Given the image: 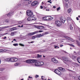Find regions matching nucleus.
Here are the masks:
<instances>
[{"label":"nucleus","mask_w":80,"mask_h":80,"mask_svg":"<svg viewBox=\"0 0 80 80\" xmlns=\"http://www.w3.org/2000/svg\"><path fill=\"white\" fill-rule=\"evenodd\" d=\"M44 64L43 62H39V66H42Z\"/></svg>","instance_id":"nucleus-16"},{"label":"nucleus","mask_w":80,"mask_h":80,"mask_svg":"<svg viewBox=\"0 0 80 80\" xmlns=\"http://www.w3.org/2000/svg\"><path fill=\"white\" fill-rule=\"evenodd\" d=\"M51 0H48V2L49 3H52V2H51Z\"/></svg>","instance_id":"nucleus-46"},{"label":"nucleus","mask_w":80,"mask_h":80,"mask_svg":"<svg viewBox=\"0 0 80 80\" xmlns=\"http://www.w3.org/2000/svg\"><path fill=\"white\" fill-rule=\"evenodd\" d=\"M79 39L80 40V36H79Z\"/></svg>","instance_id":"nucleus-64"},{"label":"nucleus","mask_w":80,"mask_h":80,"mask_svg":"<svg viewBox=\"0 0 80 80\" xmlns=\"http://www.w3.org/2000/svg\"><path fill=\"white\" fill-rule=\"evenodd\" d=\"M3 34H0V36H3Z\"/></svg>","instance_id":"nucleus-53"},{"label":"nucleus","mask_w":80,"mask_h":80,"mask_svg":"<svg viewBox=\"0 0 80 80\" xmlns=\"http://www.w3.org/2000/svg\"><path fill=\"white\" fill-rule=\"evenodd\" d=\"M64 53H66V54H67V53H68V52H66V51H64Z\"/></svg>","instance_id":"nucleus-54"},{"label":"nucleus","mask_w":80,"mask_h":80,"mask_svg":"<svg viewBox=\"0 0 80 80\" xmlns=\"http://www.w3.org/2000/svg\"><path fill=\"white\" fill-rule=\"evenodd\" d=\"M78 62L80 64V58H78L77 59Z\"/></svg>","instance_id":"nucleus-26"},{"label":"nucleus","mask_w":80,"mask_h":80,"mask_svg":"<svg viewBox=\"0 0 80 80\" xmlns=\"http://www.w3.org/2000/svg\"><path fill=\"white\" fill-rule=\"evenodd\" d=\"M37 55H38V57L40 58V57H42V55H39V54H38Z\"/></svg>","instance_id":"nucleus-45"},{"label":"nucleus","mask_w":80,"mask_h":80,"mask_svg":"<svg viewBox=\"0 0 80 80\" xmlns=\"http://www.w3.org/2000/svg\"><path fill=\"white\" fill-rule=\"evenodd\" d=\"M15 65L16 66H18L19 65V63H16L15 64Z\"/></svg>","instance_id":"nucleus-43"},{"label":"nucleus","mask_w":80,"mask_h":80,"mask_svg":"<svg viewBox=\"0 0 80 80\" xmlns=\"http://www.w3.org/2000/svg\"><path fill=\"white\" fill-rule=\"evenodd\" d=\"M7 38V37L6 36L4 37V38H3V39H5Z\"/></svg>","instance_id":"nucleus-59"},{"label":"nucleus","mask_w":80,"mask_h":80,"mask_svg":"<svg viewBox=\"0 0 80 80\" xmlns=\"http://www.w3.org/2000/svg\"><path fill=\"white\" fill-rule=\"evenodd\" d=\"M62 59L63 60H64L65 61H69L68 60V58L66 57H63L62 58Z\"/></svg>","instance_id":"nucleus-15"},{"label":"nucleus","mask_w":80,"mask_h":80,"mask_svg":"<svg viewBox=\"0 0 80 80\" xmlns=\"http://www.w3.org/2000/svg\"><path fill=\"white\" fill-rule=\"evenodd\" d=\"M5 70V69L4 68H0V71H3V70Z\"/></svg>","instance_id":"nucleus-37"},{"label":"nucleus","mask_w":80,"mask_h":80,"mask_svg":"<svg viewBox=\"0 0 80 80\" xmlns=\"http://www.w3.org/2000/svg\"><path fill=\"white\" fill-rule=\"evenodd\" d=\"M60 20L62 23H64L66 20V19L65 18H60Z\"/></svg>","instance_id":"nucleus-11"},{"label":"nucleus","mask_w":80,"mask_h":80,"mask_svg":"<svg viewBox=\"0 0 80 80\" xmlns=\"http://www.w3.org/2000/svg\"><path fill=\"white\" fill-rule=\"evenodd\" d=\"M63 45H61L60 46V47H63Z\"/></svg>","instance_id":"nucleus-60"},{"label":"nucleus","mask_w":80,"mask_h":80,"mask_svg":"<svg viewBox=\"0 0 80 80\" xmlns=\"http://www.w3.org/2000/svg\"><path fill=\"white\" fill-rule=\"evenodd\" d=\"M13 28V30H15L17 29V28H16V27L13 28Z\"/></svg>","instance_id":"nucleus-49"},{"label":"nucleus","mask_w":80,"mask_h":80,"mask_svg":"<svg viewBox=\"0 0 80 80\" xmlns=\"http://www.w3.org/2000/svg\"><path fill=\"white\" fill-rule=\"evenodd\" d=\"M28 78H32V77H30V76H29Z\"/></svg>","instance_id":"nucleus-61"},{"label":"nucleus","mask_w":80,"mask_h":80,"mask_svg":"<svg viewBox=\"0 0 80 80\" xmlns=\"http://www.w3.org/2000/svg\"><path fill=\"white\" fill-rule=\"evenodd\" d=\"M27 14L29 17L32 16L33 15V12H32L31 10H28L27 11Z\"/></svg>","instance_id":"nucleus-4"},{"label":"nucleus","mask_w":80,"mask_h":80,"mask_svg":"<svg viewBox=\"0 0 80 80\" xmlns=\"http://www.w3.org/2000/svg\"><path fill=\"white\" fill-rule=\"evenodd\" d=\"M36 32H37V33H40L41 32H43V31H41V30H39V31H36Z\"/></svg>","instance_id":"nucleus-32"},{"label":"nucleus","mask_w":80,"mask_h":80,"mask_svg":"<svg viewBox=\"0 0 80 80\" xmlns=\"http://www.w3.org/2000/svg\"><path fill=\"white\" fill-rule=\"evenodd\" d=\"M78 78V79L80 80V76H79Z\"/></svg>","instance_id":"nucleus-58"},{"label":"nucleus","mask_w":80,"mask_h":80,"mask_svg":"<svg viewBox=\"0 0 80 80\" xmlns=\"http://www.w3.org/2000/svg\"><path fill=\"white\" fill-rule=\"evenodd\" d=\"M5 60L6 62H10V58L5 59Z\"/></svg>","instance_id":"nucleus-23"},{"label":"nucleus","mask_w":80,"mask_h":80,"mask_svg":"<svg viewBox=\"0 0 80 80\" xmlns=\"http://www.w3.org/2000/svg\"><path fill=\"white\" fill-rule=\"evenodd\" d=\"M38 4H39V2L35 1L32 2V6H35L36 5H38Z\"/></svg>","instance_id":"nucleus-6"},{"label":"nucleus","mask_w":80,"mask_h":80,"mask_svg":"<svg viewBox=\"0 0 80 80\" xmlns=\"http://www.w3.org/2000/svg\"><path fill=\"white\" fill-rule=\"evenodd\" d=\"M39 77V76H38V75H36L35 77L36 78H38V77Z\"/></svg>","instance_id":"nucleus-48"},{"label":"nucleus","mask_w":80,"mask_h":80,"mask_svg":"<svg viewBox=\"0 0 80 80\" xmlns=\"http://www.w3.org/2000/svg\"><path fill=\"white\" fill-rule=\"evenodd\" d=\"M42 18L43 21H45V20H52L53 19V18L51 16L50 18L47 17V16H44Z\"/></svg>","instance_id":"nucleus-3"},{"label":"nucleus","mask_w":80,"mask_h":80,"mask_svg":"<svg viewBox=\"0 0 80 80\" xmlns=\"http://www.w3.org/2000/svg\"><path fill=\"white\" fill-rule=\"evenodd\" d=\"M34 18H35L34 17H30L27 18V21H32V20H35Z\"/></svg>","instance_id":"nucleus-9"},{"label":"nucleus","mask_w":80,"mask_h":80,"mask_svg":"<svg viewBox=\"0 0 80 80\" xmlns=\"http://www.w3.org/2000/svg\"><path fill=\"white\" fill-rule=\"evenodd\" d=\"M77 31H78V30H77L76 29H75V31L77 32Z\"/></svg>","instance_id":"nucleus-63"},{"label":"nucleus","mask_w":80,"mask_h":80,"mask_svg":"<svg viewBox=\"0 0 80 80\" xmlns=\"http://www.w3.org/2000/svg\"><path fill=\"white\" fill-rule=\"evenodd\" d=\"M35 66H37V67L39 66V62H36L35 63Z\"/></svg>","instance_id":"nucleus-20"},{"label":"nucleus","mask_w":80,"mask_h":80,"mask_svg":"<svg viewBox=\"0 0 80 80\" xmlns=\"http://www.w3.org/2000/svg\"><path fill=\"white\" fill-rule=\"evenodd\" d=\"M71 58H72V59H75V58H76L77 57L75 56H74L73 55H72V56L70 57Z\"/></svg>","instance_id":"nucleus-21"},{"label":"nucleus","mask_w":80,"mask_h":80,"mask_svg":"<svg viewBox=\"0 0 80 80\" xmlns=\"http://www.w3.org/2000/svg\"><path fill=\"white\" fill-rule=\"evenodd\" d=\"M75 65L76 67H78L79 66V64L77 63H75Z\"/></svg>","instance_id":"nucleus-33"},{"label":"nucleus","mask_w":80,"mask_h":80,"mask_svg":"<svg viewBox=\"0 0 80 80\" xmlns=\"http://www.w3.org/2000/svg\"><path fill=\"white\" fill-rule=\"evenodd\" d=\"M58 69L60 71H61V72H64L65 70V69L63 68L62 67H59L58 68Z\"/></svg>","instance_id":"nucleus-14"},{"label":"nucleus","mask_w":80,"mask_h":80,"mask_svg":"<svg viewBox=\"0 0 80 80\" xmlns=\"http://www.w3.org/2000/svg\"><path fill=\"white\" fill-rule=\"evenodd\" d=\"M76 20H79V19H78V18L77 17L76 18Z\"/></svg>","instance_id":"nucleus-55"},{"label":"nucleus","mask_w":80,"mask_h":80,"mask_svg":"<svg viewBox=\"0 0 80 80\" xmlns=\"http://www.w3.org/2000/svg\"><path fill=\"white\" fill-rule=\"evenodd\" d=\"M34 36L32 37V39H35V38H36V36Z\"/></svg>","instance_id":"nucleus-30"},{"label":"nucleus","mask_w":80,"mask_h":80,"mask_svg":"<svg viewBox=\"0 0 80 80\" xmlns=\"http://www.w3.org/2000/svg\"><path fill=\"white\" fill-rule=\"evenodd\" d=\"M18 25H20V24H22L23 22H22V21H20L18 22Z\"/></svg>","instance_id":"nucleus-29"},{"label":"nucleus","mask_w":80,"mask_h":80,"mask_svg":"<svg viewBox=\"0 0 80 80\" xmlns=\"http://www.w3.org/2000/svg\"><path fill=\"white\" fill-rule=\"evenodd\" d=\"M52 61L53 62L55 63H58V61L55 58H52L51 59Z\"/></svg>","instance_id":"nucleus-12"},{"label":"nucleus","mask_w":80,"mask_h":80,"mask_svg":"<svg viewBox=\"0 0 80 80\" xmlns=\"http://www.w3.org/2000/svg\"><path fill=\"white\" fill-rule=\"evenodd\" d=\"M10 62H14L13 58H9Z\"/></svg>","instance_id":"nucleus-18"},{"label":"nucleus","mask_w":80,"mask_h":80,"mask_svg":"<svg viewBox=\"0 0 80 80\" xmlns=\"http://www.w3.org/2000/svg\"><path fill=\"white\" fill-rule=\"evenodd\" d=\"M65 38H66V39H67V40H70V41H71V42H74L75 43H76V44L78 45H79V46L80 45V42L78 41L74 40L73 39H72L71 38H69L67 36H66L65 37Z\"/></svg>","instance_id":"nucleus-1"},{"label":"nucleus","mask_w":80,"mask_h":80,"mask_svg":"<svg viewBox=\"0 0 80 80\" xmlns=\"http://www.w3.org/2000/svg\"><path fill=\"white\" fill-rule=\"evenodd\" d=\"M71 19H70V18L69 17H68L67 18V21H68L69 20H71Z\"/></svg>","instance_id":"nucleus-39"},{"label":"nucleus","mask_w":80,"mask_h":80,"mask_svg":"<svg viewBox=\"0 0 80 80\" xmlns=\"http://www.w3.org/2000/svg\"><path fill=\"white\" fill-rule=\"evenodd\" d=\"M54 72L56 74H58V75H61V72L60 71L56 69L54 70Z\"/></svg>","instance_id":"nucleus-8"},{"label":"nucleus","mask_w":80,"mask_h":80,"mask_svg":"<svg viewBox=\"0 0 80 80\" xmlns=\"http://www.w3.org/2000/svg\"><path fill=\"white\" fill-rule=\"evenodd\" d=\"M25 62L28 63H33L36 62L37 60L36 59H28Z\"/></svg>","instance_id":"nucleus-2"},{"label":"nucleus","mask_w":80,"mask_h":80,"mask_svg":"<svg viewBox=\"0 0 80 80\" xmlns=\"http://www.w3.org/2000/svg\"><path fill=\"white\" fill-rule=\"evenodd\" d=\"M19 45L20 46H22V47H24V45L23 44H22L19 43Z\"/></svg>","instance_id":"nucleus-41"},{"label":"nucleus","mask_w":80,"mask_h":80,"mask_svg":"<svg viewBox=\"0 0 80 80\" xmlns=\"http://www.w3.org/2000/svg\"><path fill=\"white\" fill-rule=\"evenodd\" d=\"M18 27H21V28H22V27H23V25H21V26L20 25H18Z\"/></svg>","instance_id":"nucleus-42"},{"label":"nucleus","mask_w":80,"mask_h":80,"mask_svg":"<svg viewBox=\"0 0 80 80\" xmlns=\"http://www.w3.org/2000/svg\"><path fill=\"white\" fill-rule=\"evenodd\" d=\"M3 50H4L3 52H7V50L6 49H4Z\"/></svg>","instance_id":"nucleus-57"},{"label":"nucleus","mask_w":80,"mask_h":80,"mask_svg":"<svg viewBox=\"0 0 80 80\" xmlns=\"http://www.w3.org/2000/svg\"><path fill=\"white\" fill-rule=\"evenodd\" d=\"M74 54L75 55H77V52H76L75 51H74Z\"/></svg>","instance_id":"nucleus-52"},{"label":"nucleus","mask_w":80,"mask_h":80,"mask_svg":"<svg viewBox=\"0 0 80 80\" xmlns=\"http://www.w3.org/2000/svg\"><path fill=\"white\" fill-rule=\"evenodd\" d=\"M67 45H70V47H75V45H74L72 44H67Z\"/></svg>","instance_id":"nucleus-19"},{"label":"nucleus","mask_w":80,"mask_h":80,"mask_svg":"<svg viewBox=\"0 0 80 80\" xmlns=\"http://www.w3.org/2000/svg\"><path fill=\"white\" fill-rule=\"evenodd\" d=\"M4 51V50L3 49H0V53L1 52H3Z\"/></svg>","instance_id":"nucleus-44"},{"label":"nucleus","mask_w":80,"mask_h":80,"mask_svg":"<svg viewBox=\"0 0 80 80\" xmlns=\"http://www.w3.org/2000/svg\"><path fill=\"white\" fill-rule=\"evenodd\" d=\"M72 11V9H69L68 11V13H70V12Z\"/></svg>","instance_id":"nucleus-34"},{"label":"nucleus","mask_w":80,"mask_h":80,"mask_svg":"<svg viewBox=\"0 0 80 80\" xmlns=\"http://www.w3.org/2000/svg\"><path fill=\"white\" fill-rule=\"evenodd\" d=\"M64 6H65V7H68V4L67 3H64L63 4Z\"/></svg>","instance_id":"nucleus-27"},{"label":"nucleus","mask_w":80,"mask_h":80,"mask_svg":"<svg viewBox=\"0 0 80 80\" xmlns=\"http://www.w3.org/2000/svg\"><path fill=\"white\" fill-rule=\"evenodd\" d=\"M69 28L71 30H72V29H73V27H72V25H70L69 26Z\"/></svg>","instance_id":"nucleus-28"},{"label":"nucleus","mask_w":80,"mask_h":80,"mask_svg":"<svg viewBox=\"0 0 80 80\" xmlns=\"http://www.w3.org/2000/svg\"><path fill=\"white\" fill-rule=\"evenodd\" d=\"M13 28L10 29V31H13Z\"/></svg>","instance_id":"nucleus-47"},{"label":"nucleus","mask_w":80,"mask_h":80,"mask_svg":"<svg viewBox=\"0 0 80 80\" xmlns=\"http://www.w3.org/2000/svg\"><path fill=\"white\" fill-rule=\"evenodd\" d=\"M5 22H6L7 23H8V22H9V20L8 19H6L5 20Z\"/></svg>","instance_id":"nucleus-38"},{"label":"nucleus","mask_w":80,"mask_h":80,"mask_svg":"<svg viewBox=\"0 0 80 80\" xmlns=\"http://www.w3.org/2000/svg\"><path fill=\"white\" fill-rule=\"evenodd\" d=\"M12 15H13V11H10V12L8 14L4 15V17H5L6 16H8V17H10V16Z\"/></svg>","instance_id":"nucleus-7"},{"label":"nucleus","mask_w":80,"mask_h":80,"mask_svg":"<svg viewBox=\"0 0 80 80\" xmlns=\"http://www.w3.org/2000/svg\"><path fill=\"white\" fill-rule=\"evenodd\" d=\"M17 33V32H12L11 33L10 35L11 36H13L14 35V34H15V33Z\"/></svg>","instance_id":"nucleus-17"},{"label":"nucleus","mask_w":80,"mask_h":80,"mask_svg":"<svg viewBox=\"0 0 80 80\" xmlns=\"http://www.w3.org/2000/svg\"><path fill=\"white\" fill-rule=\"evenodd\" d=\"M36 28H37L39 29H43L45 28V27L40 26H36Z\"/></svg>","instance_id":"nucleus-10"},{"label":"nucleus","mask_w":80,"mask_h":80,"mask_svg":"<svg viewBox=\"0 0 80 80\" xmlns=\"http://www.w3.org/2000/svg\"><path fill=\"white\" fill-rule=\"evenodd\" d=\"M40 8H41V9H42L43 8V6H40Z\"/></svg>","instance_id":"nucleus-51"},{"label":"nucleus","mask_w":80,"mask_h":80,"mask_svg":"<svg viewBox=\"0 0 80 80\" xmlns=\"http://www.w3.org/2000/svg\"><path fill=\"white\" fill-rule=\"evenodd\" d=\"M54 47L55 48H59V47H58V46L54 45Z\"/></svg>","instance_id":"nucleus-36"},{"label":"nucleus","mask_w":80,"mask_h":80,"mask_svg":"<svg viewBox=\"0 0 80 80\" xmlns=\"http://www.w3.org/2000/svg\"><path fill=\"white\" fill-rule=\"evenodd\" d=\"M47 34H48V33L46 32V33H43L42 34H41V36L42 37V36H44V35H47Z\"/></svg>","instance_id":"nucleus-24"},{"label":"nucleus","mask_w":80,"mask_h":80,"mask_svg":"<svg viewBox=\"0 0 80 80\" xmlns=\"http://www.w3.org/2000/svg\"><path fill=\"white\" fill-rule=\"evenodd\" d=\"M55 23L56 26L58 27H60V26L62 25V22L59 21H56Z\"/></svg>","instance_id":"nucleus-5"},{"label":"nucleus","mask_w":80,"mask_h":80,"mask_svg":"<svg viewBox=\"0 0 80 80\" xmlns=\"http://www.w3.org/2000/svg\"><path fill=\"white\" fill-rule=\"evenodd\" d=\"M60 7L58 8H57V10L58 11L60 10Z\"/></svg>","instance_id":"nucleus-50"},{"label":"nucleus","mask_w":80,"mask_h":80,"mask_svg":"<svg viewBox=\"0 0 80 80\" xmlns=\"http://www.w3.org/2000/svg\"><path fill=\"white\" fill-rule=\"evenodd\" d=\"M56 8V7H55V6H53V8Z\"/></svg>","instance_id":"nucleus-62"},{"label":"nucleus","mask_w":80,"mask_h":80,"mask_svg":"<svg viewBox=\"0 0 80 80\" xmlns=\"http://www.w3.org/2000/svg\"><path fill=\"white\" fill-rule=\"evenodd\" d=\"M36 36L37 38H39V37H42V35L41 34H40Z\"/></svg>","instance_id":"nucleus-25"},{"label":"nucleus","mask_w":80,"mask_h":80,"mask_svg":"<svg viewBox=\"0 0 80 80\" xmlns=\"http://www.w3.org/2000/svg\"><path fill=\"white\" fill-rule=\"evenodd\" d=\"M14 62H17L18 60V58H13Z\"/></svg>","instance_id":"nucleus-22"},{"label":"nucleus","mask_w":80,"mask_h":80,"mask_svg":"<svg viewBox=\"0 0 80 80\" xmlns=\"http://www.w3.org/2000/svg\"><path fill=\"white\" fill-rule=\"evenodd\" d=\"M24 25H25V26H28V25H29L28 24H24Z\"/></svg>","instance_id":"nucleus-56"},{"label":"nucleus","mask_w":80,"mask_h":80,"mask_svg":"<svg viewBox=\"0 0 80 80\" xmlns=\"http://www.w3.org/2000/svg\"><path fill=\"white\" fill-rule=\"evenodd\" d=\"M37 33V32H31L28 33V35H35V34H36V33Z\"/></svg>","instance_id":"nucleus-13"},{"label":"nucleus","mask_w":80,"mask_h":80,"mask_svg":"<svg viewBox=\"0 0 80 80\" xmlns=\"http://www.w3.org/2000/svg\"><path fill=\"white\" fill-rule=\"evenodd\" d=\"M45 51L43 50H40V51H38V52H44Z\"/></svg>","instance_id":"nucleus-35"},{"label":"nucleus","mask_w":80,"mask_h":80,"mask_svg":"<svg viewBox=\"0 0 80 80\" xmlns=\"http://www.w3.org/2000/svg\"><path fill=\"white\" fill-rule=\"evenodd\" d=\"M13 45L15 47H16V46H18V44L17 43H14L13 44Z\"/></svg>","instance_id":"nucleus-31"},{"label":"nucleus","mask_w":80,"mask_h":80,"mask_svg":"<svg viewBox=\"0 0 80 80\" xmlns=\"http://www.w3.org/2000/svg\"><path fill=\"white\" fill-rule=\"evenodd\" d=\"M21 6V4L19 3L17 7L18 8V7H20Z\"/></svg>","instance_id":"nucleus-40"}]
</instances>
